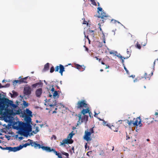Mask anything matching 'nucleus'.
<instances>
[{
	"label": "nucleus",
	"instance_id": "1",
	"mask_svg": "<svg viewBox=\"0 0 158 158\" xmlns=\"http://www.w3.org/2000/svg\"><path fill=\"white\" fill-rule=\"evenodd\" d=\"M16 114L19 115L20 117L24 118L26 123L23 122V123L24 127L26 130L27 133L28 135L29 132L31 131L32 129L31 126L30 125L31 120V117L26 115L25 109H18V110H16Z\"/></svg>",
	"mask_w": 158,
	"mask_h": 158
},
{
	"label": "nucleus",
	"instance_id": "2",
	"mask_svg": "<svg viewBox=\"0 0 158 158\" xmlns=\"http://www.w3.org/2000/svg\"><path fill=\"white\" fill-rule=\"evenodd\" d=\"M18 105L14 104L12 101L7 98H2L0 94V109H15Z\"/></svg>",
	"mask_w": 158,
	"mask_h": 158
},
{
	"label": "nucleus",
	"instance_id": "3",
	"mask_svg": "<svg viewBox=\"0 0 158 158\" xmlns=\"http://www.w3.org/2000/svg\"><path fill=\"white\" fill-rule=\"evenodd\" d=\"M11 123L13 124V128L16 130H20L19 133L24 136L27 137L28 134L27 133V131L22 122L17 121L15 122L14 118Z\"/></svg>",
	"mask_w": 158,
	"mask_h": 158
},
{
	"label": "nucleus",
	"instance_id": "4",
	"mask_svg": "<svg viewBox=\"0 0 158 158\" xmlns=\"http://www.w3.org/2000/svg\"><path fill=\"white\" fill-rule=\"evenodd\" d=\"M15 109H10L8 110H2L1 116H2L6 122L12 123L14 118L12 116L17 114L16 112L14 113L13 110Z\"/></svg>",
	"mask_w": 158,
	"mask_h": 158
},
{
	"label": "nucleus",
	"instance_id": "5",
	"mask_svg": "<svg viewBox=\"0 0 158 158\" xmlns=\"http://www.w3.org/2000/svg\"><path fill=\"white\" fill-rule=\"evenodd\" d=\"M89 109H83L77 115L78 117L77 122L78 124H81L83 122H86L88 118V113H89Z\"/></svg>",
	"mask_w": 158,
	"mask_h": 158
},
{
	"label": "nucleus",
	"instance_id": "6",
	"mask_svg": "<svg viewBox=\"0 0 158 158\" xmlns=\"http://www.w3.org/2000/svg\"><path fill=\"white\" fill-rule=\"evenodd\" d=\"M124 121L128 123L129 126H131L133 125L134 126H139V127H141L142 125L141 123V119L140 117L134 118L132 120H129L126 119Z\"/></svg>",
	"mask_w": 158,
	"mask_h": 158
},
{
	"label": "nucleus",
	"instance_id": "7",
	"mask_svg": "<svg viewBox=\"0 0 158 158\" xmlns=\"http://www.w3.org/2000/svg\"><path fill=\"white\" fill-rule=\"evenodd\" d=\"M78 109H90V106L89 104L86 101L85 99H81L79 101L77 104Z\"/></svg>",
	"mask_w": 158,
	"mask_h": 158
},
{
	"label": "nucleus",
	"instance_id": "8",
	"mask_svg": "<svg viewBox=\"0 0 158 158\" xmlns=\"http://www.w3.org/2000/svg\"><path fill=\"white\" fill-rule=\"evenodd\" d=\"M94 127H93L89 129H87L85 131L83 139L86 141H89L91 140V138L90 137L91 135L94 133Z\"/></svg>",
	"mask_w": 158,
	"mask_h": 158
},
{
	"label": "nucleus",
	"instance_id": "9",
	"mask_svg": "<svg viewBox=\"0 0 158 158\" xmlns=\"http://www.w3.org/2000/svg\"><path fill=\"white\" fill-rule=\"evenodd\" d=\"M74 134L71 132L67 136V138L63 139L62 142H60V146H65V144H72L73 142V140L71 139Z\"/></svg>",
	"mask_w": 158,
	"mask_h": 158
},
{
	"label": "nucleus",
	"instance_id": "10",
	"mask_svg": "<svg viewBox=\"0 0 158 158\" xmlns=\"http://www.w3.org/2000/svg\"><path fill=\"white\" fill-rule=\"evenodd\" d=\"M98 20L99 21V23L98 25H100L101 24L103 23L104 22V20H106L107 18L109 17V16L106 14L105 13H103L98 16Z\"/></svg>",
	"mask_w": 158,
	"mask_h": 158
},
{
	"label": "nucleus",
	"instance_id": "11",
	"mask_svg": "<svg viewBox=\"0 0 158 158\" xmlns=\"http://www.w3.org/2000/svg\"><path fill=\"white\" fill-rule=\"evenodd\" d=\"M59 69V73H60L61 76H62L63 72L65 71L64 68V66L61 64H59V66H56L55 67V72H58Z\"/></svg>",
	"mask_w": 158,
	"mask_h": 158
},
{
	"label": "nucleus",
	"instance_id": "12",
	"mask_svg": "<svg viewBox=\"0 0 158 158\" xmlns=\"http://www.w3.org/2000/svg\"><path fill=\"white\" fill-rule=\"evenodd\" d=\"M24 94L26 95H30L31 92V89L30 86H27L25 87L23 89Z\"/></svg>",
	"mask_w": 158,
	"mask_h": 158
},
{
	"label": "nucleus",
	"instance_id": "13",
	"mask_svg": "<svg viewBox=\"0 0 158 158\" xmlns=\"http://www.w3.org/2000/svg\"><path fill=\"white\" fill-rule=\"evenodd\" d=\"M28 141H31L32 143L31 146L34 147L35 148L37 149V148L39 149H40V148H42V146L40 145V144L37 143V142H34L31 139H28Z\"/></svg>",
	"mask_w": 158,
	"mask_h": 158
},
{
	"label": "nucleus",
	"instance_id": "14",
	"mask_svg": "<svg viewBox=\"0 0 158 158\" xmlns=\"http://www.w3.org/2000/svg\"><path fill=\"white\" fill-rule=\"evenodd\" d=\"M53 103H54V104H52L50 105V106L51 107L55 106H56V108L55 109H61L64 108V106L63 105L61 104V103H58L57 104L56 101L55 100L54 101H53Z\"/></svg>",
	"mask_w": 158,
	"mask_h": 158
},
{
	"label": "nucleus",
	"instance_id": "15",
	"mask_svg": "<svg viewBox=\"0 0 158 158\" xmlns=\"http://www.w3.org/2000/svg\"><path fill=\"white\" fill-rule=\"evenodd\" d=\"M41 148L43 150L45 151L48 152H51L52 151L54 152L55 150L53 148H51L50 147L48 146H42Z\"/></svg>",
	"mask_w": 158,
	"mask_h": 158
},
{
	"label": "nucleus",
	"instance_id": "16",
	"mask_svg": "<svg viewBox=\"0 0 158 158\" xmlns=\"http://www.w3.org/2000/svg\"><path fill=\"white\" fill-rule=\"evenodd\" d=\"M43 92V89L41 88L37 89L35 91V95L37 97H40Z\"/></svg>",
	"mask_w": 158,
	"mask_h": 158
},
{
	"label": "nucleus",
	"instance_id": "17",
	"mask_svg": "<svg viewBox=\"0 0 158 158\" xmlns=\"http://www.w3.org/2000/svg\"><path fill=\"white\" fill-rule=\"evenodd\" d=\"M118 127L117 123L114 124L113 123V124L111 126V127H110V128L114 131L117 132L118 130Z\"/></svg>",
	"mask_w": 158,
	"mask_h": 158
},
{
	"label": "nucleus",
	"instance_id": "18",
	"mask_svg": "<svg viewBox=\"0 0 158 158\" xmlns=\"http://www.w3.org/2000/svg\"><path fill=\"white\" fill-rule=\"evenodd\" d=\"M43 84L42 83L38 82L33 84L31 85V87L33 88H35L36 87L39 88L42 87Z\"/></svg>",
	"mask_w": 158,
	"mask_h": 158
},
{
	"label": "nucleus",
	"instance_id": "19",
	"mask_svg": "<svg viewBox=\"0 0 158 158\" xmlns=\"http://www.w3.org/2000/svg\"><path fill=\"white\" fill-rule=\"evenodd\" d=\"M89 37L91 38H94V31L91 30H89L87 31Z\"/></svg>",
	"mask_w": 158,
	"mask_h": 158
},
{
	"label": "nucleus",
	"instance_id": "20",
	"mask_svg": "<svg viewBox=\"0 0 158 158\" xmlns=\"http://www.w3.org/2000/svg\"><path fill=\"white\" fill-rule=\"evenodd\" d=\"M152 74L153 73H152L151 75H148L147 73H145L144 76L143 77H142V78H144L145 79H148V80H149L151 77L152 76Z\"/></svg>",
	"mask_w": 158,
	"mask_h": 158
},
{
	"label": "nucleus",
	"instance_id": "21",
	"mask_svg": "<svg viewBox=\"0 0 158 158\" xmlns=\"http://www.w3.org/2000/svg\"><path fill=\"white\" fill-rule=\"evenodd\" d=\"M12 152H15L19 151L22 149V147H21V145L17 147H12Z\"/></svg>",
	"mask_w": 158,
	"mask_h": 158
},
{
	"label": "nucleus",
	"instance_id": "22",
	"mask_svg": "<svg viewBox=\"0 0 158 158\" xmlns=\"http://www.w3.org/2000/svg\"><path fill=\"white\" fill-rule=\"evenodd\" d=\"M28 77H26L24 78H21L19 80V83H27V78Z\"/></svg>",
	"mask_w": 158,
	"mask_h": 158
},
{
	"label": "nucleus",
	"instance_id": "23",
	"mask_svg": "<svg viewBox=\"0 0 158 158\" xmlns=\"http://www.w3.org/2000/svg\"><path fill=\"white\" fill-rule=\"evenodd\" d=\"M26 115L29 116L30 117H32V112L29 109H26Z\"/></svg>",
	"mask_w": 158,
	"mask_h": 158
},
{
	"label": "nucleus",
	"instance_id": "24",
	"mask_svg": "<svg viewBox=\"0 0 158 158\" xmlns=\"http://www.w3.org/2000/svg\"><path fill=\"white\" fill-rule=\"evenodd\" d=\"M49 64L48 63H46L44 65V71L48 70L49 69Z\"/></svg>",
	"mask_w": 158,
	"mask_h": 158
},
{
	"label": "nucleus",
	"instance_id": "25",
	"mask_svg": "<svg viewBox=\"0 0 158 158\" xmlns=\"http://www.w3.org/2000/svg\"><path fill=\"white\" fill-rule=\"evenodd\" d=\"M29 141V143H25L24 144L23 146H22L21 145V147H22V148L23 147H26L27 146H30V145H31V144H32L31 142V141Z\"/></svg>",
	"mask_w": 158,
	"mask_h": 158
},
{
	"label": "nucleus",
	"instance_id": "26",
	"mask_svg": "<svg viewBox=\"0 0 158 158\" xmlns=\"http://www.w3.org/2000/svg\"><path fill=\"white\" fill-rule=\"evenodd\" d=\"M29 104L27 103L26 102L24 101L23 102V103L22 104V107L24 108H26L28 106V105Z\"/></svg>",
	"mask_w": 158,
	"mask_h": 158
},
{
	"label": "nucleus",
	"instance_id": "27",
	"mask_svg": "<svg viewBox=\"0 0 158 158\" xmlns=\"http://www.w3.org/2000/svg\"><path fill=\"white\" fill-rule=\"evenodd\" d=\"M54 153H55L56 155L57 156L58 158H62L61 155V154L58 153L57 152H56L55 150H54Z\"/></svg>",
	"mask_w": 158,
	"mask_h": 158
},
{
	"label": "nucleus",
	"instance_id": "28",
	"mask_svg": "<svg viewBox=\"0 0 158 158\" xmlns=\"http://www.w3.org/2000/svg\"><path fill=\"white\" fill-rule=\"evenodd\" d=\"M98 12L99 13L100 15H101V14L103 13H104V11L102 10V8L100 7H98Z\"/></svg>",
	"mask_w": 158,
	"mask_h": 158
},
{
	"label": "nucleus",
	"instance_id": "29",
	"mask_svg": "<svg viewBox=\"0 0 158 158\" xmlns=\"http://www.w3.org/2000/svg\"><path fill=\"white\" fill-rule=\"evenodd\" d=\"M136 48H138L139 49H140L141 48V45L140 44H139L138 42H137V43L135 45Z\"/></svg>",
	"mask_w": 158,
	"mask_h": 158
},
{
	"label": "nucleus",
	"instance_id": "30",
	"mask_svg": "<svg viewBox=\"0 0 158 158\" xmlns=\"http://www.w3.org/2000/svg\"><path fill=\"white\" fill-rule=\"evenodd\" d=\"M39 131V127H35V131H32V132L35 134H36Z\"/></svg>",
	"mask_w": 158,
	"mask_h": 158
},
{
	"label": "nucleus",
	"instance_id": "31",
	"mask_svg": "<svg viewBox=\"0 0 158 158\" xmlns=\"http://www.w3.org/2000/svg\"><path fill=\"white\" fill-rule=\"evenodd\" d=\"M127 54L128 55V56L126 57V58H124V59H127L130 56L131 54H130V52L128 50V49H127Z\"/></svg>",
	"mask_w": 158,
	"mask_h": 158
},
{
	"label": "nucleus",
	"instance_id": "32",
	"mask_svg": "<svg viewBox=\"0 0 158 158\" xmlns=\"http://www.w3.org/2000/svg\"><path fill=\"white\" fill-rule=\"evenodd\" d=\"M53 96L54 97H55L58 96L57 97H58L59 95L58 94L57 91H54Z\"/></svg>",
	"mask_w": 158,
	"mask_h": 158
},
{
	"label": "nucleus",
	"instance_id": "33",
	"mask_svg": "<svg viewBox=\"0 0 158 158\" xmlns=\"http://www.w3.org/2000/svg\"><path fill=\"white\" fill-rule=\"evenodd\" d=\"M76 67L79 70H81L82 68V66L79 64H76Z\"/></svg>",
	"mask_w": 158,
	"mask_h": 158
},
{
	"label": "nucleus",
	"instance_id": "34",
	"mask_svg": "<svg viewBox=\"0 0 158 158\" xmlns=\"http://www.w3.org/2000/svg\"><path fill=\"white\" fill-rule=\"evenodd\" d=\"M7 150H8L10 152H12V147H6Z\"/></svg>",
	"mask_w": 158,
	"mask_h": 158
},
{
	"label": "nucleus",
	"instance_id": "35",
	"mask_svg": "<svg viewBox=\"0 0 158 158\" xmlns=\"http://www.w3.org/2000/svg\"><path fill=\"white\" fill-rule=\"evenodd\" d=\"M12 93H13V95L14 96L17 97V96H18V93L17 92H15L14 91H12Z\"/></svg>",
	"mask_w": 158,
	"mask_h": 158
},
{
	"label": "nucleus",
	"instance_id": "36",
	"mask_svg": "<svg viewBox=\"0 0 158 158\" xmlns=\"http://www.w3.org/2000/svg\"><path fill=\"white\" fill-rule=\"evenodd\" d=\"M92 2V4L94 6H97V4L94 0H90Z\"/></svg>",
	"mask_w": 158,
	"mask_h": 158
},
{
	"label": "nucleus",
	"instance_id": "37",
	"mask_svg": "<svg viewBox=\"0 0 158 158\" xmlns=\"http://www.w3.org/2000/svg\"><path fill=\"white\" fill-rule=\"evenodd\" d=\"M102 38L103 39V42L104 44L106 43V40L105 38V35L104 33H103V36H102Z\"/></svg>",
	"mask_w": 158,
	"mask_h": 158
},
{
	"label": "nucleus",
	"instance_id": "38",
	"mask_svg": "<svg viewBox=\"0 0 158 158\" xmlns=\"http://www.w3.org/2000/svg\"><path fill=\"white\" fill-rule=\"evenodd\" d=\"M62 153L64 155L66 156L67 157H68L69 156V154L68 153L65 152H62Z\"/></svg>",
	"mask_w": 158,
	"mask_h": 158
},
{
	"label": "nucleus",
	"instance_id": "39",
	"mask_svg": "<svg viewBox=\"0 0 158 158\" xmlns=\"http://www.w3.org/2000/svg\"><path fill=\"white\" fill-rule=\"evenodd\" d=\"M54 71V68L53 66H52L50 70V72L51 73H53Z\"/></svg>",
	"mask_w": 158,
	"mask_h": 158
},
{
	"label": "nucleus",
	"instance_id": "40",
	"mask_svg": "<svg viewBox=\"0 0 158 158\" xmlns=\"http://www.w3.org/2000/svg\"><path fill=\"white\" fill-rule=\"evenodd\" d=\"M111 21L113 23H115L116 22L118 23H120L118 21L113 19H112L111 20Z\"/></svg>",
	"mask_w": 158,
	"mask_h": 158
},
{
	"label": "nucleus",
	"instance_id": "41",
	"mask_svg": "<svg viewBox=\"0 0 158 158\" xmlns=\"http://www.w3.org/2000/svg\"><path fill=\"white\" fill-rule=\"evenodd\" d=\"M19 80H15L14 81H13V84L14 85V84H16V83H19Z\"/></svg>",
	"mask_w": 158,
	"mask_h": 158
},
{
	"label": "nucleus",
	"instance_id": "42",
	"mask_svg": "<svg viewBox=\"0 0 158 158\" xmlns=\"http://www.w3.org/2000/svg\"><path fill=\"white\" fill-rule=\"evenodd\" d=\"M54 139L55 140H56V136L54 135H53L51 137L52 139Z\"/></svg>",
	"mask_w": 158,
	"mask_h": 158
},
{
	"label": "nucleus",
	"instance_id": "43",
	"mask_svg": "<svg viewBox=\"0 0 158 158\" xmlns=\"http://www.w3.org/2000/svg\"><path fill=\"white\" fill-rule=\"evenodd\" d=\"M92 153V151H90L88 152L87 153V155L89 156Z\"/></svg>",
	"mask_w": 158,
	"mask_h": 158
},
{
	"label": "nucleus",
	"instance_id": "44",
	"mask_svg": "<svg viewBox=\"0 0 158 158\" xmlns=\"http://www.w3.org/2000/svg\"><path fill=\"white\" fill-rule=\"evenodd\" d=\"M3 86H4V88L6 87H9L10 86V84H7L6 85H3Z\"/></svg>",
	"mask_w": 158,
	"mask_h": 158
},
{
	"label": "nucleus",
	"instance_id": "45",
	"mask_svg": "<svg viewBox=\"0 0 158 158\" xmlns=\"http://www.w3.org/2000/svg\"><path fill=\"white\" fill-rule=\"evenodd\" d=\"M94 116L95 117H97V115L99 114L100 113V112H98V113H97L96 111H94Z\"/></svg>",
	"mask_w": 158,
	"mask_h": 158
},
{
	"label": "nucleus",
	"instance_id": "46",
	"mask_svg": "<svg viewBox=\"0 0 158 158\" xmlns=\"http://www.w3.org/2000/svg\"><path fill=\"white\" fill-rule=\"evenodd\" d=\"M9 109H0V116L1 115L2 113V110H8Z\"/></svg>",
	"mask_w": 158,
	"mask_h": 158
},
{
	"label": "nucleus",
	"instance_id": "47",
	"mask_svg": "<svg viewBox=\"0 0 158 158\" xmlns=\"http://www.w3.org/2000/svg\"><path fill=\"white\" fill-rule=\"evenodd\" d=\"M0 148L3 150H6V147L5 148H3L2 146H0Z\"/></svg>",
	"mask_w": 158,
	"mask_h": 158
},
{
	"label": "nucleus",
	"instance_id": "48",
	"mask_svg": "<svg viewBox=\"0 0 158 158\" xmlns=\"http://www.w3.org/2000/svg\"><path fill=\"white\" fill-rule=\"evenodd\" d=\"M99 28L100 29V31H102V33H103V31L101 28V25H99Z\"/></svg>",
	"mask_w": 158,
	"mask_h": 158
},
{
	"label": "nucleus",
	"instance_id": "49",
	"mask_svg": "<svg viewBox=\"0 0 158 158\" xmlns=\"http://www.w3.org/2000/svg\"><path fill=\"white\" fill-rule=\"evenodd\" d=\"M95 58L97 60H98L99 62H100V61L101 60V59H98L97 57L96 56Z\"/></svg>",
	"mask_w": 158,
	"mask_h": 158
},
{
	"label": "nucleus",
	"instance_id": "50",
	"mask_svg": "<svg viewBox=\"0 0 158 158\" xmlns=\"http://www.w3.org/2000/svg\"><path fill=\"white\" fill-rule=\"evenodd\" d=\"M119 58H120V59H121V60H122V59H123V58L124 59V57H122L121 56H118ZM125 58H126V57H125Z\"/></svg>",
	"mask_w": 158,
	"mask_h": 158
},
{
	"label": "nucleus",
	"instance_id": "51",
	"mask_svg": "<svg viewBox=\"0 0 158 158\" xmlns=\"http://www.w3.org/2000/svg\"><path fill=\"white\" fill-rule=\"evenodd\" d=\"M124 69L125 70V71H126L127 73H128V71L127 70V69L125 67V66L124 67Z\"/></svg>",
	"mask_w": 158,
	"mask_h": 158
},
{
	"label": "nucleus",
	"instance_id": "52",
	"mask_svg": "<svg viewBox=\"0 0 158 158\" xmlns=\"http://www.w3.org/2000/svg\"><path fill=\"white\" fill-rule=\"evenodd\" d=\"M54 90H55V89L54 88L53 86H52V87L51 89V91L52 92H54Z\"/></svg>",
	"mask_w": 158,
	"mask_h": 158
},
{
	"label": "nucleus",
	"instance_id": "53",
	"mask_svg": "<svg viewBox=\"0 0 158 158\" xmlns=\"http://www.w3.org/2000/svg\"><path fill=\"white\" fill-rule=\"evenodd\" d=\"M143 42H142L141 43V45H142L143 46H144L146 45V43H143Z\"/></svg>",
	"mask_w": 158,
	"mask_h": 158
},
{
	"label": "nucleus",
	"instance_id": "54",
	"mask_svg": "<svg viewBox=\"0 0 158 158\" xmlns=\"http://www.w3.org/2000/svg\"><path fill=\"white\" fill-rule=\"evenodd\" d=\"M83 24H88V23H87L86 21H84V22L83 23Z\"/></svg>",
	"mask_w": 158,
	"mask_h": 158
},
{
	"label": "nucleus",
	"instance_id": "55",
	"mask_svg": "<svg viewBox=\"0 0 158 158\" xmlns=\"http://www.w3.org/2000/svg\"><path fill=\"white\" fill-rule=\"evenodd\" d=\"M106 126H107L108 127H109L110 128V127H111V126L110 124H109L108 123H107L106 125Z\"/></svg>",
	"mask_w": 158,
	"mask_h": 158
},
{
	"label": "nucleus",
	"instance_id": "56",
	"mask_svg": "<svg viewBox=\"0 0 158 158\" xmlns=\"http://www.w3.org/2000/svg\"><path fill=\"white\" fill-rule=\"evenodd\" d=\"M126 137H127V138H126V139L127 140L129 139H130V138L129 136L127 135Z\"/></svg>",
	"mask_w": 158,
	"mask_h": 158
},
{
	"label": "nucleus",
	"instance_id": "57",
	"mask_svg": "<svg viewBox=\"0 0 158 158\" xmlns=\"http://www.w3.org/2000/svg\"><path fill=\"white\" fill-rule=\"evenodd\" d=\"M106 67L105 68L106 69H107L109 68V65H107L106 64Z\"/></svg>",
	"mask_w": 158,
	"mask_h": 158
},
{
	"label": "nucleus",
	"instance_id": "58",
	"mask_svg": "<svg viewBox=\"0 0 158 158\" xmlns=\"http://www.w3.org/2000/svg\"><path fill=\"white\" fill-rule=\"evenodd\" d=\"M89 35L87 36H86V35L85 36V37H86V38L89 40Z\"/></svg>",
	"mask_w": 158,
	"mask_h": 158
},
{
	"label": "nucleus",
	"instance_id": "59",
	"mask_svg": "<svg viewBox=\"0 0 158 158\" xmlns=\"http://www.w3.org/2000/svg\"><path fill=\"white\" fill-rule=\"evenodd\" d=\"M89 35L87 36H86V35L85 36V37H86V38L89 40Z\"/></svg>",
	"mask_w": 158,
	"mask_h": 158
},
{
	"label": "nucleus",
	"instance_id": "60",
	"mask_svg": "<svg viewBox=\"0 0 158 158\" xmlns=\"http://www.w3.org/2000/svg\"><path fill=\"white\" fill-rule=\"evenodd\" d=\"M4 86H3V85H2L0 83V88H4Z\"/></svg>",
	"mask_w": 158,
	"mask_h": 158
},
{
	"label": "nucleus",
	"instance_id": "61",
	"mask_svg": "<svg viewBox=\"0 0 158 158\" xmlns=\"http://www.w3.org/2000/svg\"><path fill=\"white\" fill-rule=\"evenodd\" d=\"M109 53H110V54H114V53L112 51L109 52Z\"/></svg>",
	"mask_w": 158,
	"mask_h": 158
},
{
	"label": "nucleus",
	"instance_id": "62",
	"mask_svg": "<svg viewBox=\"0 0 158 158\" xmlns=\"http://www.w3.org/2000/svg\"><path fill=\"white\" fill-rule=\"evenodd\" d=\"M74 147H73L72 148V150L73 151V152L74 153Z\"/></svg>",
	"mask_w": 158,
	"mask_h": 158
},
{
	"label": "nucleus",
	"instance_id": "63",
	"mask_svg": "<svg viewBox=\"0 0 158 158\" xmlns=\"http://www.w3.org/2000/svg\"><path fill=\"white\" fill-rule=\"evenodd\" d=\"M138 81V79H135L134 80V82H137V81Z\"/></svg>",
	"mask_w": 158,
	"mask_h": 158
},
{
	"label": "nucleus",
	"instance_id": "64",
	"mask_svg": "<svg viewBox=\"0 0 158 158\" xmlns=\"http://www.w3.org/2000/svg\"><path fill=\"white\" fill-rule=\"evenodd\" d=\"M85 148L86 149L87 148V143H86L85 145Z\"/></svg>",
	"mask_w": 158,
	"mask_h": 158
}]
</instances>
